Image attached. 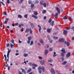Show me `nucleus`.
<instances>
[{
    "label": "nucleus",
    "instance_id": "obj_23",
    "mask_svg": "<svg viewBox=\"0 0 74 74\" xmlns=\"http://www.w3.org/2000/svg\"><path fill=\"white\" fill-rule=\"evenodd\" d=\"M38 27H39V32H40L41 31V26H40V25H38Z\"/></svg>",
    "mask_w": 74,
    "mask_h": 74
},
{
    "label": "nucleus",
    "instance_id": "obj_57",
    "mask_svg": "<svg viewBox=\"0 0 74 74\" xmlns=\"http://www.w3.org/2000/svg\"><path fill=\"white\" fill-rule=\"evenodd\" d=\"M7 2L8 3V4H10V0H7Z\"/></svg>",
    "mask_w": 74,
    "mask_h": 74
},
{
    "label": "nucleus",
    "instance_id": "obj_62",
    "mask_svg": "<svg viewBox=\"0 0 74 74\" xmlns=\"http://www.w3.org/2000/svg\"><path fill=\"white\" fill-rule=\"evenodd\" d=\"M49 41L50 43H52V42H53V40H50Z\"/></svg>",
    "mask_w": 74,
    "mask_h": 74
},
{
    "label": "nucleus",
    "instance_id": "obj_64",
    "mask_svg": "<svg viewBox=\"0 0 74 74\" xmlns=\"http://www.w3.org/2000/svg\"><path fill=\"white\" fill-rule=\"evenodd\" d=\"M10 33H13V30H12V29L10 30Z\"/></svg>",
    "mask_w": 74,
    "mask_h": 74
},
{
    "label": "nucleus",
    "instance_id": "obj_51",
    "mask_svg": "<svg viewBox=\"0 0 74 74\" xmlns=\"http://www.w3.org/2000/svg\"><path fill=\"white\" fill-rule=\"evenodd\" d=\"M72 30H73V31L74 32V27H72L71 28Z\"/></svg>",
    "mask_w": 74,
    "mask_h": 74
},
{
    "label": "nucleus",
    "instance_id": "obj_28",
    "mask_svg": "<svg viewBox=\"0 0 74 74\" xmlns=\"http://www.w3.org/2000/svg\"><path fill=\"white\" fill-rule=\"evenodd\" d=\"M48 62H53V60L51 59H50L48 60Z\"/></svg>",
    "mask_w": 74,
    "mask_h": 74
},
{
    "label": "nucleus",
    "instance_id": "obj_41",
    "mask_svg": "<svg viewBox=\"0 0 74 74\" xmlns=\"http://www.w3.org/2000/svg\"><path fill=\"white\" fill-rule=\"evenodd\" d=\"M33 44V41H32L31 42V43L30 44V45H32Z\"/></svg>",
    "mask_w": 74,
    "mask_h": 74
},
{
    "label": "nucleus",
    "instance_id": "obj_52",
    "mask_svg": "<svg viewBox=\"0 0 74 74\" xmlns=\"http://www.w3.org/2000/svg\"><path fill=\"white\" fill-rule=\"evenodd\" d=\"M10 46V44L8 43H7L6 44V47H8Z\"/></svg>",
    "mask_w": 74,
    "mask_h": 74
},
{
    "label": "nucleus",
    "instance_id": "obj_6",
    "mask_svg": "<svg viewBox=\"0 0 74 74\" xmlns=\"http://www.w3.org/2000/svg\"><path fill=\"white\" fill-rule=\"evenodd\" d=\"M29 23H30L32 28H33V27H34V25L33 23H31V22H29Z\"/></svg>",
    "mask_w": 74,
    "mask_h": 74
},
{
    "label": "nucleus",
    "instance_id": "obj_25",
    "mask_svg": "<svg viewBox=\"0 0 74 74\" xmlns=\"http://www.w3.org/2000/svg\"><path fill=\"white\" fill-rule=\"evenodd\" d=\"M67 63V62L66 61H64V62L63 63H62V64L63 65H65Z\"/></svg>",
    "mask_w": 74,
    "mask_h": 74
},
{
    "label": "nucleus",
    "instance_id": "obj_59",
    "mask_svg": "<svg viewBox=\"0 0 74 74\" xmlns=\"http://www.w3.org/2000/svg\"><path fill=\"white\" fill-rule=\"evenodd\" d=\"M8 70H10V66H8Z\"/></svg>",
    "mask_w": 74,
    "mask_h": 74
},
{
    "label": "nucleus",
    "instance_id": "obj_31",
    "mask_svg": "<svg viewBox=\"0 0 74 74\" xmlns=\"http://www.w3.org/2000/svg\"><path fill=\"white\" fill-rule=\"evenodd\" d=\"M40 41L41 43L42 44V43H43V41H42V39H40Z\"/></svg>",
    "mask_w": 74,
    "mask_h": 74
},
{
    "label": "nucleus",
    "instance_id": "obj_60",
    "mask_svg": "<svg viewBox=\"0 0 74 74\" xmlns=\"http://www.w3.org/2000/svg\"><path fill=\"white\" fill-rule=\"evenodd\" d=\"M12 25L13 27H14V26H15V24H14L13 23L12 24Z\"/></svg>",
    "mask_w": 74,
    "mask_h": 74
},
{
    "label": "nucleus",
    "instance_id": "obj_18",
    "mask_svg": "<svg viewBox=\"0 0 74 74\" xmlns=\"http://www.w3.org/2000/svg\"><path fill=\"white\" fill-rule=\"evenodd\" d=\"M50 25L51 26H53L54 25V21H53L51 23H50Z\"/></svg>",
    "mask_w": 74,
    "mask_h": 74
},
{
    "label": "nucleus",
    "instance_id": "obj_48",
    "mask_svg": "<svg viewBox=\"0 0 74 74\" xmlns=\"http://www.w3.org/2000/svg\"><path fill=\"white\" fill-rule=\"evenodd\" d=\"M41 69H42V68H41V67L40 66L39 67V68L38 69V70H41Z\"/></svg>",
    "mask_w": 74,
    "mask_h": 74
},
{
    "label": "nucleus",
    "instance_id": "obj_21",
    "mask_svg": "<svg viewBox=\"0 0 74 74\" xmlns=\"http://www.w3.org/2000/svg\"><path fill=\"white\" fill-rule=\"evenodd\" d=\"M56 53V52H54V54L53 55V57H55L56 56H57V55H58V54H55Z\"/></svg>",
    "mask_w": 74,
    "mask_h": 74
},
{
    "label": "nucleus",
    "instance_id": "obj_37",
    "mask_svg": "<svg viewBox=\"0 0 74 74\" xmlns=\"http://www.w3.org/2000/svg\"><path fill=\"white\" fill-rule=\"evenodd\" d=\"M46 10H44L42 12L43 13V14H45V13H46Z\"/></svg>",
    "mask_w": 74,
    "mask_h": 74
},
{
    "label": "nucleus",
    "instance_id": "obj_43",
    "mask_svg": "<svg viewBox=\"0 0 74 74\" xmlns=\"http://www.w3.org/2000/svg\"><path fill=\"white\" fill-rule=\"evenodd\" d=\"M63 19H67V18L66 16H64L63 17Z\"/></svg>",
    "mask_w": 74,
    "mask_h": 74
},
{
    "label": "nucleus",
    "instance_id": "obj_46",
    "mask_svg": "<svg viewBox=\"0 0 74 74\" xmlns=\"http://www.w3.org/2000/svg\"><path fill=\"white\" fill-rule=\"evenodd\" d=\"M8 58V59H7L6 60V63H7V62H9V57Z\"/></svg>",
    "mask_w": 74,
    "mask_h": 74
},
{
    "label": "nucleus",
    "instance_id": "obj_49",
    "mask_svg": "<svg viewBox=\"0 0 74 74\" xmlns=\"http://www.w3.org/2000/svg\"><path fill=\"white\" fill-rule=\"evenodd\" d=\"M52 50H53V49H52V48H49V51H52Z\"/></svg>",
    "mask_w": 74,
    "mask_h": 74
},
{
    "label": "nucleus",
    "instance_id": "obj_35",
    "mask_svg": "<svg viewBox=\"0 0 74 74\" xmlns=\"http://www.w3.org/2000/svg\"><path fill=\"white\" fill-rule=\"evenodd\" d=\"M28 56V55L27 54L24 53V56H25V57H26V56Z\"/></svg>",
    "mask_w": 74,
    "mask_h": 74
},
{
    "label": "nucleus",
    "instance_id": "obj_30",
    "mask_svg": "<svg viewBox=\"0 0 74 74\" xmlns=\"http://www.w3.org/2000/svg\"><path fill=\"white\" fill-rule=\"evenodd\" d=\"M32 2L31 1H28V4H32Z\"/></svg>",
    "mask_w": 74,
    "mask_h": 74
},
{
    "label": "nucleus",
    "instance_id": "obj_4",
    "mask_svg": "<svg viewBox=\"0 0 74 74\" xmlns=\"http://www.w3.org/2000/svg\"><path fill=\"white\" fill-rule=\"evenodd\" d=\"M51 72L52 74H55V71L53 69H51Z\"/></svg>",
    "mask_w": 74,
    "mask_h": 74
},
{
    "label": "nucleus",
    "instance_id": "obj_24",
    "mask_svg": "<svg viewBox=\"0 0 74 74\" xmlns=\"http://www.w3.org/2000/svg\"><path fill=\"white\" fill-rule=\"evenodd\" d=\"M52 20L51 19V18H50L49 20V21H48L49 23H50L51 22H52Z\"/></svg>",
    "mask_w": 74,
    "mask_h": 74
},
{
    "label": "nucleus",
    "instance_id": "obj_7",
    "mask_svg": "<svg viewBox=\"0 0 74 74\" xmlns=\"http://www.w3.org/2000/svg\"><path fill=\"white\" fill-rule=\"evenodd\" d=\"M32 17L33 18H35V19H37V18H38V17L33 14L32 15Z\"/></svg>",
    "mask_w": 74,
    "mask_h": 74
},
{
    "label": "nucleus",
    "instance_id": "obj_33",
    "mask_svg": "<svg viewBox=\"0 0 74 74\" xmlns=\"http://www.w3.org/2000/svg\"><path fill=\"white\" fill-rule=\"evenodd\" d=\"M10 46L11 47V48H14V45H12L11 43H10Z\"/></svg>",
    "mask_w": 74,
    "mask_h": 74
},
{
    "label": "nucleus",
    "instance_id": "obj_40",
    "mask_svg": "<svg viewBox=\"0 0 74 74\" xmlns=\"http://www.w3.org/2000/svg\"><path fill=\"white\" fill-rule=\"evenodd\" d=\"M66 44L67 46L68 47V46H69V45H70V43L69 42H67V43Z\"/></svg>",
    "mask_w": 74,
    "mask_h": 74
},
{
    "label": "nucleus",
    "instance_id": "obj_13",
    "mask_svg": "<svg viewBox=\"0 0 74 74\" xmlns=\"http://www.w3.org/2000/svg\"><path fill=\"white\" fill-rule=\"evenodd\" d=\"M44 4V2H43V1H40V5H41V6H42V5H43Z\"/></svg>",
    "mask_w": 74,
    "mask_h": 74
},
{
    "label": "nucleus",
    "instance_id": "obj_54",
    "mask_svg": "<svg viewBox=\"0 0 74 74\" xmlns=\"http://www.w3.org/2000/svg\"><path fill=\"white\" fill-rule=\"evenodd\" d=\"M11 42L12 44H14V40H12L11 41Z\"/></svg>",
    "mask_w": 74,
    "mask_h": 74
},
{
    "label": "nucleus",
    "instance_id": "obj_36",
    "mask_svg": "<svg viewBox=\"0 0 74 74\" xmlns=\"http://www.w3.org/2000/svg\"><path fill=\"white\" fill-rule=\"evenodd\" d=\"M34 14L35 15H38V12H34Z\"/></svg>",
    "mask_w": 74,
    "mask_h": 74
},
{
    "label": "nucleus",
    "instance_id": "obj_32",
    "mask_svg": "<svg viewBox=\"0 0 74 74\" xmlns=\"http://www.w3.org/2000/svg\"><path fill=\"white\" fill-rule=\"evenodd\" d=\"M6 15V16H7V12H3V15Z\"/></svg>",
    "mask_w": 74,
    "mask_h": 74
},
{
    "label": "nucleus",
    "instance_id": "obj_8",
    "mask_svg": "<svg viewBox=\"0 0 74 74\" xmlns=\"http://www.w3.org/2000/svg\"><path fill=\"white\" fill-rule=\"evenodd\" d=\"M61 51L62 53H66V51L64 48H62V49L61 50Z\"/></svg>",
    "mask_w": 74,
    "mask_h": 74
},
{
    "label": "nucleus",
    "instance_id": "obj_53",
    "mask_svg": "<svg viewBox=\"0 0 74 74\" xmlns=\"http://www.w3.org/2000/svg\"><path fill=\"white\" fill-rule=\"evenodd\" d=\"M18 23H15V26H18Z\"/></svg>",
    "mask_w": 74,
    "mask_h": 74
},
{
    "label": "nucleus",
    "instance_id": "obj_10",
    "mask_svg": "<svg viewBox=\"0 0 74 74\" xmlns=\"http://www.w3.org/2000/svg\"><path fill=\"white\" fill-rule=\"evenodd\" d=\"M67 34V31L66 30H64L63 32V34L64 35H65V34Z\"/></svg>",
    "mask_w": 74,
    "mask_h": 74
},
{
    "label": "nucleus",
    "instance_id": "obj_47",
    "mask_svg": "<svg viewBox=\"0 0 74 74\" xmlns=\"http://www.w3.org/2000/svg\"><path fill=\"white\" fill-rule=\"evenodd\" d=\"M38 58H39V59L41 60V59H42V57H41V56H39Z\"/></svg>",
    "mask_w": 74,
    "mask_h": 74
},
{
    "label": "nucleus",
    "instance_id": "obj_2",
    "mask_svg": "<svg viewBox=\"0 0 74 74\" xmlns=\"http://www.w3.org/2000/svg\"><path fill=\"white\" fill-rule=\"evenodd\" d=\"M56 9L57 11V12L58 14L60 13V9L58 8V7H56Z\"/></svg>",
    "mask_w": 74,
    "mask_h": 74
},
{
    "label": "nucleus",
    "instance_id": "obj_39",
    "mask_svg": "<svg viewBox=\"0 0 74 74\" xmlns=\"http://www.w3.org/2000/svg\"><path fill=\"white\" fill-rule=\"evenodd\" d=\"M43 5L45 7H47V4L46 3H44Z\"/></svg>",
    "mask_w": 74,
    "mask_h": 74
},
{
    "label": "nucleus",
    "instance_id": "obj_61",
    "mask_svg": "<svg viewBox=\"0 0 74 74\" xmlns=\"http://www.w3.org/2000/svg\"><path fill=\"white\" fill-rule=\"evenodd\" d=\"M54 38L55 39H56V40H58V37H54Z\"/></svg>",
    "mask_w": 74,
    "mask_h": 74
},
{
    "label": "nucleus",
    "instance_id": "obj_1",
    "mask_svg": "<svg viewBox=\"0 0 74 74\" xmlns=\"http://www.w3.org/2000/svg\"><path fill=\"white\" fill-rule=\"evenodd\" d=\"M8 51L7 54V58H9V54H10V52H11V49H9V48H8Z\"/></svg>",
    "mask_w": 74,
    "mask_h": 74
},
{
    "label": "nucleus",
    "instance_id": "obj_26",
    "mask_svg": "<svg viewBox=\"0 0 74 74\" xmlns=\"http://www.w3.org/2000/svg\"><path fill=\"white\" fill-rule=\"evenodd\" d=\"M34 4H32L31 5V7L32 8H33V7H34Z\"/></svg>",
    "mask_w": 74,
    "mask_h": 74
},
{
    "label": "nucleus",
    "instance_id": "obj_27",
    "mask_svg": "<svg viewBox=\"0 0 74 74\" xmlns=\"http://www.w3.org/2000/svg\"><path fill=\"white\" fill-rule=\"evenodd\" d=\"M23 0H20L19 2V4H22V3H23Z\"/></svg>",
    "mask_w": 74,
    "mask_h": 74
},
{
    "label": "nucleus",
    "instance_id": "obj_9",
    "mask_svg": "<svg viewBox=\"0 0 74 74\" xmlns=\"http://www.w3.org/2000/svg\"><path fill=\"white\" fill-rule=\"evenodd\" d=\"M40 63L41 64L43 65L45 63V61H44V60H42L40 61Z\"/></svg>",
    "mask_w": 74,
    "mask_h": 74
},
{
    "label": "nucleus",
    "instance_id": "obj_3",
    "mask_svg": "<svg viewBox=\"0 0 74 74\" xmlns=\"http://www.w3.org/2000/svg\"><path fill=\"white\" fill-rule=\"evenodd\" d=\"M71 55V53H70V52H68L66 54V58H69V57H70V56Z\"/></svg>",
    "mask_w": 74,
    "mask_h": 74
},
{
    "label": "nucleus",
    "instance_id": "obj_20",
    "mask_svg": "<svg viewBox=\"0 0 74 74\" xmlns=\"http://www.w3.org/2000/svg\"><path fill=\"white\" fill-rule=\"evenodd\" d=\"M32 66H33H33H34L35 67H37V65L35 64H32Z\"/></svg>",
    "mask_w": 74,
    "mask_h": 74
},
{
    "label": "nucleus",
    "instance_id": "obj_22",
    "mask_svg": "<svg viewBox=\"0 0 74 74\" xmlns=\"http://www.w3.org/2000/svg\"><path fill=\"white\" fill-rule=\"evenodd\" d=\"M18 18H20L21 19L22 18V16L21 15L19 14L18 15Z\"/></svg>",
    "mask_w": 74,
    "mask_h": 74
},
{
    "label": "nucleus",
    "instance_id": "obj_55",
    "mask_svg": "<svg viewBox=\"0 0 74 74\" xmlns=\"http://www.w3.org/2000/svg\"><path fill=\"white\" fill-rule=\"evenodd\" d=\"M7 21H6V20H5L4 22V23L5 24H7Z\"/></svg>",
    "mask_w": 74,
    "mask_h": 74
},
{
    "label": "nucleus",
    "instance_id": "obj_16",
    "mask_svg": "<svg viewBox=\"0 0 74 74\" xmlns=\"http://www.w3.org/2000/svg\"><path fill=\"white\" fill-rule=\"evenodd\" d=\"M48 51L47 49L45 51V55H47L48 54Z\"/></svg>",
    "mask_w": 74,
    "mask_h": 74
},
{
    "label": "nucleus",
    "instance_id": "obj_34",
    "mask_svg": "<svg viewBox=\"0 0 74 74\" xmlns=\"http://www.w3.org/2000/svg\"><path fill=\"white\" fill-rule=\"evenodd\" d=\"M24 17H25V18H27V14H25L24 15Z\"/></svg>",
    "mask_w": 74,
    "mask_h": 74
},
{
    "label": "nucleus",
    "instance_id": "obj_15",
    "mask_svg": "<svg viewBox=\"0 0 74 74\" xmlns=\"http://www.w3.org/2000/svg\"><path fill=\"white\" fill-rule=\"evenodd\" d=\"M51 30H52V29H48L47 30V32H48V33H51Z\"/></svg>",
    "mask_w": 74,
    "mask_h": 74
},
{
    "label": "nucleus",
    "instance_id": "obj_44",
    "mask_svg": "<svg viewBox=\"0 0 74 74\" xmlns=\"http://www.w3.org/2000/svg\"><path fill=\"white\" fill-rule=\"evenodd\" d=\"M32 39V37H29L28 38V39L29 40H30L31 39Z\"/></svg>",
    "mask_w": 74,
    "mask_h": 74
},
{
    "label": "nucleus",
    "instance_id": "obj_38",
    "mask_svg": "<svg viewBox=\"0 0 74 74\" xmlns=\"http://www.w3.org/2000/svg\"><path fill=\"white\" fill-rule=\"evenodd\" d=\"M35 4H38V1L37 0H36L35 1Z\"/></svg>",
    "mask_w": 74,
    "mask_h": 74
},
{
    "label": "nucleus",
    "instance_id": "obj_5",
    "mask_svg": "<svg viewBox=\"0 0 74 74\" xmlns=\"http://www.w3.org/2000/svg\"><path fill=\"white\" fill-rule=\"evenodd\" d=\"M59 42H63L64 41V39L63 38H61L60 39H59Z\"/></svg>",
    "mask_w": 74,
    "mask_h": 74
},
{
    "label": "nucleus",
    "instance_id": "obj_50",
    "mask_svg": "<svg viewBox=\"0 0 74 74\" xmlns=\"http://www.w3.org/2000/svg\"><path fill=\"white\" fill-rule=\"evenodd\" d=\"M66 29L67 30H70V29H71V27H66Z\"/></svg>",
    "mask_w": 74,
    "mask_h": 74
},
{
    "label": "nucleus",
    "instance_id": "obj_29",
    "mask_svg": "<svg viewBox=\"0 0 74 74\" xmlns=\"http://www.w3.org/2000/svg\"><path fill=\"white\" fill-rule=\"evenodd\" d=\"M32 71V69H29L28 70H27V73H30V71Z\"/></svg>",
    "mask_w": 74,
    "mask_h": 74
},
{
    "label": "nucleus",
    "instance_id": "obj_58",
    "mask_svg": "<svg viewBox=\"0 0 74 74\" xmlns=\"http://www.w3.org/2000/svg\"><path fill=\"white\" fill-rule=\"evenodd\" d=\"M30 40H28L27 41V43L29 44H30Z\"/></svg>",
    "mask_w": 74,
    "mask_h": 74
},
{
    "label": "nucleus",
    "instance_id": "obj_17",
    "mask_svg": "<svg viewBox=\"0 0 74 74\" xmlns=\"http://www.w3.org/2000/svg\"><path fill=\"white\" fill-rule=\"evenodd\" d=\"M29 33L31 34H33V31H32V30L31 28H29Z\"/></svg>",
    "mask_w": 74,
    "mask_h": 74
},
{
    "label": "nucleus",
    "instance_id": "obj_45",
    "mask_svg": "<svg viewBox=\"0 0 74 74\" xmlns=\"http://www.w3.org/2000/svg\"><path fill=\"white\" fill-rule=\"evenodd\" d=\"M29 66H32V64H32V62H29Z\"/></svg>",
    "mask_w": 74,
    "mask_h": 74
},
{
    "label": "nucleus",
    "instance_id": "obj_56",
    "mask_svg": "<svg viewBox=\"0 0 74 74\" xmlns=\"http://www.w3.org/2000/svg\"><path fill=\"white\" fill-rule=\"evenodd\" d=\"M61 59L62 61H63L64 60V58H61Z\"/></svg>",
    "mask_w": 74,
    "mask_h": 74
},
{
    "label": "nucleus",
    "instance_id": "obj_12",
    "mask_svg": "<svg viewBox=\"0 0 74 74\" xmlns=\"http://www.w3.org/2000/svg\"><path fill=\"white\" fill-rule=\"evenodd\" d=\"M65 55V53H62V52L61 53V55L62 56V57H64V55Z\"/></svg>",
    "mask_w": 74,
    "mask_h": 74
},
{
    "label": "nucleus",
    "instance_id": "obj_11",
    "mask_svg": "<svg viewBox=\"0 0 74 74\" xmlns=\"http://www.w3.org/2000/svg\"><path fill=\"white\" fill-rule=\"evenodd\" d=\"M21 70H22V72L24 73L25 74H26V72L25 71V70L24 69L21 68Z\"/></svg>",
    "mask_w": 74,
    "mask_h": 74
},
{
    "label": "nucleus",
    "instance_id": "obj_42",
    "mask_svg": "<svg viewBox=\"0 0 74 74\" xmlns=\"http://www.w3.org/2000/svg\"><path fill=\"white\" fill-rule=\"evenodd\" d=\"M42 69L43 71L44 72L45 71V68H44V66L42 67Z\"/></svg>",
    "mask_w": 74,
    "mask_h": 74
},
{
    "label": "nucleus",
    "instance_id": "obj_19",
    "mask_svg": "<svg viewBox=\"0 0 74 74\" xmlns=\"http://www.w3.org/2000/svg\"><path fill=\"white\" fill-rule=\"evenodd\" d=\"M58 13H56L55 14V17L56 18H58Z\"/></svg>",
    "mask_w": 74,
    "mask_h": 74
},
{
    "label": "nucleus",
    "instance_id": "obj_63",
    "mask_svg": "<svg viewBox=\"0 0 74 74\" xmlns=\"http://www.w3.org/2000/svg\"><path fill=\"white\" fill-rule=\"evenodd\" d=\"M69 21H71V17H69Z\"/></svg>",
    "mask_w": 74,
    "mask_h": 74
},
{
    "label": "nucleus",
    "instance_id": "obj_14",
    "mask_svg": "<svg viewBox=\"0 0 74 74\" xmlns=\"http://www.w3.org/2000/svg\"><path fill=\"white\" fill-rule=\"evenodd\" d=\"M30 31V29L27 28L26 29V30L25 31V33H28V32H29Z\"/></svg>",
    "mask_w": 74,
    "mask_h": 74
}]
</instances>
